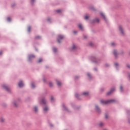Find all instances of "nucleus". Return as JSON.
I'll list each match as a JSON object with an SVG mask.
<instances>
[{
	"label": "nucleus",
	"mask_w": 130,
	"mask_h": 130,
	"mask_svg": "<svg viewBox=\"0 0 130 130\" xmlns=\"http://www.w3.org/2000/svg\"><path fill=\"white\" fill-rule=\"evenodd\" d=\"M48 21H50V19H48Z\"/></svg>",
	"instance_id": "ea45409f"
},
{
	"label": "nucleus",
	"mask_w": 130,
	"mask_h": 130,
	"mask_svg": "<svg viewBox=\"0 0 130 130\" xmlns=\"http://www.w3.org/2000/svg\"><path fill=\"white\" fill-rule=\"evenodd\" d=\"M127 68H128L129 69H130V65H127Z\"/></svg>",
	"instance_id": "f704fd0d"
},
{
	"label": "nucleus",
	"mask_w": 130,
	"mask_h": 130,
	"mask_svg": "<svg viewBox=\"0 0 130 130\" xmlns=\"http://www.w3.org/2000/svg\"><path fill=\"white\" fill-rule=\"evenodd\" d=\"M74 34H77V31H74Z\"/></svg>",
	"instance_id": "e433bc0d"
},
{
	"label": "nucleus",
	"mask_w": 130,
	"mask_h": 130,
	"mask_svg": "<svg viewBox=\"0 0 130 130\" xmlns=\"http://www.w3.org/2000/svg\"><path fill=\"white\" fill-rule=\"evenodd\" d=\"M3 88H4V89H6V90H7V91H9V87L6 85V84H4L3 85Z\"/></svg>",
	"instance_id": "423d86ee"
},
{
	"label": "nucleus",
	"mask_w": 130,
	"mask_h": 130,
	"mask_svg": "<svg viewBox=\"0 0 130 130\" xmlns=\"http://www.w3.org/2000/svg\"><path fill=\"white\" fill-rule=\"evenodd\" d=\"M120 91L122 92V86H121L120 87Z\"/></svg>",
	"instance_id": "c85d7f7f"
},
{
	"label": "nucleus",
	"mask_w": 130,
	"mask_h": 130,
	"mask_svg": "<svg viewBox=\"0 0 130 130\" xmlns=\"http://www.w3.org/2000/svg\"><path fill=\"white\" fill-rule=\"evenodd\" d=\"M30 30H31V27H28V32H30Z\"/></svg>",
	"instance_id": "a878e982"
},
{
	"label": "nucleus",
	"mask_w": 130,
	"mask_h": 130,
	"mask_svg": "<svg viewBox=\"0 0 130 130\" xmlns=\"http://www.w3.org/2000/svg\"><path fill=\"white\" fill-rule=\"evenodd\" d=\"M8 21H11V18L10 17L7 18Z\"/></svg>",
	"instance_id": "2f4dec72"
},
{
	"label": "nucleus",
	"mask_w": 130,
	"mask_h": 130,
	"mask_svg": "<svg viewBox=\"0 0 130 130\" xmlns=\"http://www.w3.org/2000/svg\"><path fill=\"white\" fill-rule=\"evenodd\" d=\"M57 50V49H56V48H53V51H54V52H56Z\"/></svg>",
	"instance_id": "4be33fe9"
},
{
	"label": "nucleus",
	"mask_w": 130,
	"mask_h": 130,
	"mask_svg": "<svg viewBox=\"0 0 130 130\" xmlns=\"http://www.w3.org/2000/svg\"><path fill=\"white\" fill-rule=\"evenodd\" d=\"M84 19L85 20H88L89 19V17L88 16H85V17H84Z\"/></svg>",
	"instance_id": "aec40b11"
},
{
	"label": "nucleus",
	"mask_w": 130,
	"mask_h": 130,
	"mask_svg": "<svg viewBox=\"0 0 130 130\" xmlns=\"http://www.w3.org/2000/svg\"><path fill=\"white\" fill-rule=\"evenodd\" d=\"M34 57H35V56L34 55H29L28 57L29 60H30V59H31V58H34Z\"/></svg>",
	"instance_id": "0eeeda50"
},
{
	"label": "nucleus",
	"mask_w": 130,
	"mask_h": 130,
	"mask_svg": "<svg viewBox=\"0 0 130 130\" xmlns=\"http://www.w3.org/2000/svg\"><path fill=\"white\" fill-rule=\"evenodd\" d=\"M114 90H115V89L114 88H112L110 90V91L107 93V95H110V94H111V93H112V92H114Z\"/></svg>",
	"instance_id": "39448f33"
},
{
	"label": "nucleus",
	"mask_w": 130,
	"mask_h": 130,
	"mask_svg": "<svg viewBox=\"0 0 130 130\" xmlns=\"http://www.w3.org/2000/svg\"><path fill=\"white\" fill-rule=\"evenodd\" d=\"M2 54V52H0V55Z\"/></svg>",
	"instance_id": "a19ab883"
},
{
	"label": "nucleus",
	"mask_w": 130,
	"mask_h": 130,
	"mask_svg": "<svg viewBox=\"0 0 130 130\" xmlns=\"http://www.w3.org/2000/svg\"><path fill=\"white\" fill-rule=\"evenodd\" d=\"M101 15L102 16V17L104 18V19H105V16L103 13H101Z\"/></svg>",
	"instance_id": "412c9836"
},
{
	"label": "nucleus",
	"mask_w": 130,
	"mask_h": 130,
	"mask_svg": "<svg viewBox=\"0 0 130 130\" xmlns=\"http://www.w3.org/2000/svg\"><path fill=\"white\" fill-rule=\"evenodd\" d=\"M119 31H120L121 34H124V31H123V29H122V26H121V25L119 26Z\"/></svg>",
	"instance_id": "7ed1b4c3"
},
{
	"label": "nucleus",
	"mask_w": 130,
	"mask_h": 130,
	"mask_svg": "<svg viewBox=\"0 0 130 130\" xmlns=\"http://www.w3.org/2000/svg\"><path fill=\"white\" fill-rule=\"evenodd\" d=\"M78 27H79V28H80V29H81V30H83V26H82V24H79L78 25Z\"/></svg>",
	"instance_id": "9d476101"
},
{
	"label": "nucleus",
	"mask_w": 130,
	"mask_h": 130,
	"mask_svg": "<svg viewBox=\"0 0 130 130\" xmlns=\"http://www.w3.org/2000/svg\"><path fill=\"white\" fill-rule=\"evenodd\" d=\"M0 120L2 121V122H4L5 121V119L1 118H0Z\"/></svg>",
	"instance_id": "f3484780"
},
{
	"label": "nucleus",
	"mask_w": 130,
	"mask_h": 130,
	"mask_svg": "<svg viewBox=\"0 0 130 130\" xmlns=\"http://www.w3.org/2000/svg\"><path fill=\"white\" fill-rule=\"evenodd\" d=\"M14 105L15 107H17L18 106V105H17L16 103H14Z\"/></svg>",
	"instance_id": "b1692460"
},
{
	"label": "nucleus",
	"mask_w": 130,
	"mask_h": 130,
	"mask_svg": "<svg viewBox=\"0 0 130 130\" xmlns=\"http://www.w3.org/2000/svg\"><path fill=\"white\" fill-rule=\"evenodd\" d=\"M57 84L58 86H61V83L59 81H57Z\"/></svg>",
	"instance_id": "4468645a"
},
{
	"label": "nucleus",
	"mask_w": 130,
	"mask_h": 130,
	"mask_svg": "<svg viewBox=\"0 0 130 130\" xmlns=\"http://www.w3.org/2000/svg\"><path fill=\"white\" fill-rule=\"evenodd\" d=\"M112 102H115V100H110L108 101H104V100L101 101V103H102V104H110V103H112Z\"/></svg>",
	"instance_id": "f257e3e1"
},
{
	"label": "nucleus",
	"mask_w": 130,
	"mask_h": 130,
	"mask_svg": "<svg viewBox=\"0 0 130 130\" xmlns=\"http://www.w3.org/2000/svg\"><path fill=\"white\" fill-rule=\"evenodd\" d=\"M31 88H32V89H34V88H35V85H34V83H31Z\"/></svg>",
	"instance_id": "6ab92c4d"
},
{
	"label": "nucleus",
	"mask_w": 130,
	"mask_h": 130,
	"mask_svg": "<svg viewBox=\"0 0 130 130\" xmlns=\"http://www.w3.org/2000/svg\"><path fill=\"white\" fill-rule=\"evenodd\" d=\"M63 38H64L63 36H61L60 35H58V38H57L58 43H60V40H61L62 39H63Z\"/></svg>",
	"instance_id": "f03ea898"
},
{
	"label": "nucleus",
	"mask_w": 130,
	"mask_h": 130,
	"mask_svg": "<svg viewBox=\"0 0 130 130\" xmlns=\"http://www.w3.org/2000/svg\"><path fill=\"white\" fill-rule=\"evenodd\" d=\"M34 110H35V112H37L38 111V108H37V107H34Z\"/></svg>",
	"instance_id": "f8f14e48"
},
{
	"label": "nucleus",
	"mask_w": 130,
	"mask_h": 130,
	"mask_svg": "<svg viewBox=\"0 0 130 130\" xmlns=\"http://www.w3.org/2000/svg\"><path fill=\"white\" fill-rule=\"evenodd\" d=\"M49 85L50 87H52V83L49 82Z\"/></svg>",
	"instance_id": "5701e85b"
},
{
	"label": "nucleus",
	"mask_w": 130,
	"mask_h": 130,
	"mask_svg": "<svg viewBox=\"0 0 130 130\" xmlns=\"http://www.w3.org/2000/svg\"><path fill=\"white\" fill-rule=\"evenodd\" d=\"M31 1L34 2V0H31Z\"/></svg>",
	"instance_id": "79ce46f5"
},
{
	"label": "nucleus",
	"mask_w": 130,
	"mask_h": 130,
	"mask_svg": "<svg viewBox=\"0 0 130 130\" xmlns=\"http://www.w3.org/2000/svg\"><path fill=\"white\" fill-rule=\"evenodd\" d=\"M95 22H96V23H99V19L96 18L95 19Z\"/></svg>",
	"instance_id": "a211bd4d"
},
{
	"label": "nucleus",
	"mask_w": 130,
	"mask_h": 130,
	"mask_svg": "<svg viewBox=\"0 0 130 130\" xmlns=\"http://www.w3.org/2000/svg\"><path fill=\"white\" fill-rule=\"evenodd\" d=\"M18 86L20 88H22V87L24 86V83H23V82L20 81L18 83Z\"/></svg>",
	"instance_id": "20e7f679"
},
{
	"label": "nucleus",
	"mask_w": 130,
	"mask_h": 130,
	"mask_svg": "<svg viewBox=\"0 0 130 130\" xmlns=\"http://www.w3.org/2000/svg\"><path fill=\"white\" fill-rule=\"evenodd\" d=\"M42 61V59L40 58L39 60V62H41Z\"/></svg>",
	"instance_id": "cd10ccee"
},
{
	"label": "nucleus",
	"mask_w": 130,
	"mask_h": 130,
	"mask_svg": "<svg viewBox=\"0 0 130 130\" xmlns=\"http://www.w3.org/2000/svg\"><path fill=\"white\" fill-rule=\"evenodd\" d=\"M76 46H75V45H73V49H75V48H76Z\"/></svg>",
	"instance_id": "c756f323"
},
{
	"label": "nucleus",
	"mask_w": 130,
	"mask_h": 130,
	"mask_svg": "<svg viewBox=\"0 0 130 130\" xmlns=\"http://www.w3.org/2000/svg\"><path fill=\"white\" fill-rule=\"evenodd\" d=\"M37 38H40V37H37Z\"/></svg>",
	"instance_id": "58836bf2"
},
{
	"label": "nucleus",
	"mask_w": 130,
	"mask_h": 130,
	"mask_svg": "<svg viewBox=\"0 0 130 130\" xmlns=\"http://www.w3.org/2000/svg\"><path fill=\"white\" fill-rule=\"evenodd\" d=\"M95 109H96V110L98 112H100V109H99V108L98 107V106H95Z\"/></svg>",
	"instance_id": "1a4fd4ad"
},
{
	"label": "nucleus",
	"mask_w": 130,
	"mask_h": 130,
	"mask_svg": "<svg viewBox=\"0 0 130 130\" xmlns=\"http://www.w3.org/2000/svg\"><path fill=\"white\" fill-rule=\"evenodd\" d=\"M104 125V124L102 122H101L99 124L100 126H102Z\"/></svg>",
	"instance_id": "dca6fc26"
},
{
	"label": "nucleus",
	"mask_w": 130,
	"mask_h": 130,
	"mask_svg": "<svg viewBox=\"0 0 130 130\" xmlns=\"http://www.w3.org/2000/svg\"><path fill=\"white\" fill-rule=\"evenodd\" d=\"M115 66H116V67H117L118 66V63H115Z\"/></svg>",
	"instance_id": "473e14b6"
},
{
	"label": "nucleus",
	"mask_w": 130,
	"mask_h": 130,
	"mask_svg": "<svg viewBox=\"0 0 130 130\" xmlns=\"http://www.w3.org/2000/svg\"><path fill=\"white\" fill-rule=\"evenodd\" d=\"M41 103H42V104H45V103H46L45 100L43 99V100H42Z\"/></svg>",
	"instance_id": "ddd939ff"
},
{
	"label": "nucleus",
	"mask_w": 130,
	"mask_h": 130,
	"mask_svg": "<svg viewBox=\"0 0 130 130\" xmlns=\"http://www.w3.org/2000/svg\"><path fill=\"white\" fill-rule=\"evenodd\" d=\"M78 94L77 93H76V94H75L76 97H78Z\"/></svg>",
	"instance_id": "4c0bfd02"
},
{
	"label": "nucleus",
	"mask_w": 130,
	"mask_h": 130,
	"mask_svg": "<svg viewBox=\"0 0 130 130\" xmlns=\"http://www.w3.org/2000/svg\"><path fill=\"white\" fill-rule=\"evenodd\" d=\"M87 76H88V77H89V78H90V77H91V75L89 73L87 74Z\"/></svg>",
	"instance_id": "72a5a7b5"
},
{
	"label": "nucleus",
	"mask_w": 130,
	"mask_h": 130,
	"mask_svg": "<svg viewBox=\"0 0 130 130\" xmlns=\"http://www.w3.org/2000/svg\"><path fill=\"white\" fill-rule=\"evenodd\" d=\"M114 45H115V43H111V46H114Z\"/></svg>",
	"instance_id": "bb28decb"
},
{
	"label": "nucleus",
	"mask_w": 130,
	"mask_h": 130,
	"mask_svg": "<svg viewBox=\"0 0 130 130\" xmlns=\"http://www.w3.org/2000/svg\"><path fill=\"white\" fill-rule=\"evenodd\" d=\"M56 12L57 13H60L61 12V11L60 10H58L56 11Z\"/></svg>",
	"instance_id": "393cba45"
},
{
	"label": "nucleus",
	"mask_w": 130,
	"mask_h": 130,
	"mask_svg": "<svg viewBox=\"0 0 130 130\" xmlns=\"http://www.w3.org/2000/svg\"><path fill=\"white\" fill-rule=\"evenodd\" d=\"M54 99L53 98V97L52 96V97L51 98V101H53Z\"/></svg>",
	"instance_id": "7c9ffc66"
},
{
	"label": "nucleus",
	"mask_w": 130,
	"mask_h": 130,
	"mask_svg": "<svg viewBox=\"0 0 130 130\" xmlns=\"http://www.w3.org/2000/svg\"><path fill=\"white\" fill-rule=\"evenodd\" d=\"M48 107H46L44 108V111L46 112V111H48Z\"/></svg>",
	"instance_id": "9b49d317"
},
{
	"label": "nucleus",
	"mask_w": 130,
	"mask_h": 130,
	"mask_svg": "<svg viewBox=\"0 0 130 130\" xmlns=\"http://www.w3.org/2000/svg\"><path fill=\"white\" fill-rule=\"evenodd\" d=\"M108 117V116L107 115H105V118H107Z\"/></svg>",
	"instance_id": "c9c22d12"
},
{
	"label": "nucleus",
	"mask_w": 130,
	"mask_h": 130,
	"mask_svg": "<svg viewBox=\"0 0 130 130\" xmlns=\"http://www.w3.org/2000/svg\"><path fill=\"white\" fill-rule=\"evenodd\" d=\"M113 53L115 56H116V55H117V51L116 50H114L113 51Z\"/></svg>",
	"instance_id": "6e6552de"
},
{
	"label": "nucleus",
	"mask_w": 130,
	"mask_h": 130,
	"mask_svg": "<svg viewBox=\"0 0 130 130\" xmlns=\"http://www.w3.org/2000/svg\"><path fill=\"white\" fill-rule=\"evenodd\" d=\"M88 94H89V93L87 92H83V95H88Z\"/></svg>",
	"instance_id": "2eb2a0df"
}]
</instances>
